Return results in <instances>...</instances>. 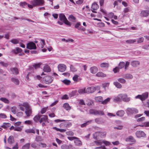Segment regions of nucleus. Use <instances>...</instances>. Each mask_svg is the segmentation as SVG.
<instances>
[{
  "instance_id": "1",
  "label": "nucleus",
  "mask_w": 149,
  "mask_h": 149,
  "mask_svg": "<svg viewBox=\"0 0 149 149\" xmlns=\"http://www.w3.org/2000/svg\"><path fill=\"white\" fill-rule=\"evenodd\" d=\"M18 106L20 109L23 111H24V107L26 110L25 113L27 117H29L32 114V111L31 108L29 103L27 102H24L22 104H19Z\"/></svg>"
},
{
  "instance_id": "2",
  "label": "nucleus",
  "mask_w": 149,
  "mask_h": 149,
  "mask_svg": "<svg viewBox=\"0 0 149 149\" xmlns=\"http://www.w3.org/2000/svg\"><path fill=\"white\" fill-rule=\"evenodd\" d=\"M100 89V87L99 86L95 87L92 86L87 88L86 90V93L89 94L93 93L96 90H99Z\"/></svg>"
},
{
  "instance_id": "3",
  "label": "nucleus",
  "mask_w": 149,
  "mask_h": 149,
  "mask_svg": "<svg viewBox=\"0 0 149 149\" xmlns=\"http://www.w3.org/2000/svg\"><path fill=\"white\" fill-rule=\"evenodd\" d=\"M31 3L34 6H41L44 4L45 1L44 0H33Z\"/></svg>"
},
{
  "instance_id": "4",
  "label": "nucleus",
  "mask_w": 149,
  "mask_h": 149,
  "mask_svg": "<svg viewBox=\"0 0 149 149\" xmlns=\"http://www.w3.org/2000/svg\"><path fill=\"white\" fill-rule=\"evenodd\" d=\"M148 94L147 92L145 93L142 95H138L135 97L136 99H139L142 101L145 100L148 97Z\"/></svg>"
},
{
  "instance_id": "5",
  "label": "nucleus",
  "mask_w": 149,
  "mask_h": 149,
  "mask_svg": "<svg viewBox=\"0 0 149 149\" xmlns=\"http://www.w3.org/2000/svg\"><path fill=\"white\" fill-rule=\"evenodd\" d=\"M130 64V62L127 61L125 63L123 62H120L119 63L118 66L120 69H121L124 67L125 70H127Z\"/></svg>"
},
{
  "instance_id": "6",
  "label": "nucleus",
  "mask_w": 149,
  "mask_h": 149,
  "mask_svg": "<svg viewBox=\"0 0 149 149\" xmlns=\"http://www.w3.org/2000/svg\"><path fill=\"white\" fill-rule=\"evenodd\" d=\"M53 80V78L49 76H47L43 78V81L46 84H50L52 82Z\"/></svg>"
},
{
  "instance_id": "7",
  "label": "nucleus",
  "mask_w": 149,
  "mask_h": 149,
  "mask_svg": "<svg viewBox=\"0 0 149 149\" xmlns=\"http://www.w3.org/2000/svg\"><path fill=\"white\" fill-rule=\"evenodd\" d=\"M127 112L128 115H130L137 113L138 112V110L135 108H128L127 109Z\"/></svg>"
},
{
  "instance_id": "8",
  "label": "nucleus",
  "mask_w": 149,
  "mask_h": 149,
  "mask_svg": "<svg viewBox=\"0 0 149 149\" xmlns=\"http://www.w3.org/2000/svg\"><path fill=\"white\" fill-rule=\"evenodd\" d=\"M26 48L29 49H36V46L35 44L33 42H30L26 45Z\"/></svg>"
},
{
  "instance_id": "9",
  "label": "nucleus",
  "mask_w": 149,
  "mask_h": 149,
  "mask_svg": "<svg viewBox=\"0 0 149 149\" xmlns=\"http://www.w3.org/2000/svg\"><path fill=\"white\" fill-rule=\"evenodd\" d=\"M58 68L59 71L63 72L66 70V66L64 64H60L58 66Z\"/></svg>"
},
{
  "instance_id": "10",
  "label": "nucleus",
  "mask_w": 149,
  "mask_h": 149,
  "mask_svg": "<svg viewBox=\"0 0 149 149\" xmlns=\"http://www.w3.org/2000/svg\"><path fill=\"white\" fill-rule=\"evenodd\" d=\"M99 8V6L95 2H94L91 6L92 12L93 13H96L97 12L95 11Z\"/></svg>"
},
{
  "instance_id": "11",
  "label": "nucleus",
  "mask_w": 149,
  "mask_h": 149,
  "mask_svg": "<svg viewBox=\"0 0 149 149\" xmlns=\"http://www.w3.org/2000/svg\"><path fill=\"white\" fill-rule=\"evenodd\" d=\"M136 136L138 138L145 137L146 136L145 133L142 131H137L136 132Z\"/></svg>"
},
{
  "instance_id": "12",
  "label": "nucleus",
  "mask_w": 149,
  "mask_h": 149,
  "mask_svg": "<svg viewBox=\"0 0 149 149\" xmlns=\"http://www.w3.org/2000/svg\"><path fill=\"white\" fill-rule=\"evenodd\" d=\"M122 100L123 101L127 102L130 100V98L128 97L127 94H122Z\"/></svg>"
},
{
  "instance_id": "13",
  "label": "nucleus",
  "mask_w": 149,
  "mask_h": 149,
  "mask_svg": "<svg viewBox=\"0 0 149 149\" xmlns=\"http://www.w3.org/2000/svg\"><path fill=\"white\" fill-rule=\"evenodd\" d=\"M122 100V94H118L113 99V101L116 102H121Z\"/></svg>"
},
{
  "instance_id": "14",
  "label": "nucleus",
  "mask_w": 149,
  "mask_h": 149,
  "mask_svg": "<svg viewBox=\"0 0 149 149\" xmlns=\"http://www.w3.org/2000/svg\"><path fill=\"white\" fill-rule=\"evenodd\" d=\"M42 117L40 118L39 121L40 123H41L43 122L49 123L48 118L47 116L45 115H42Z\"/></svg>"
},
{
  "instance_id": "15",
  "label": "nucleus",
  "mask_w": 149,
  "mask_h": 149,
  "mask_svg": "<svg viewBox=\"0 0 149 149\" xmlns=\"http://www.w3.org/2000/svg\"><path fill=\"white\" fill-rule=\"evenodd\" d=\"M125 141L127 142H131V144H134L136 142L135 140L132 136H130L126 138Z\"/></svg>"
},
{
  "instance_id": "16",
  "label": "nucleus",
  "mask_w": 149,
  "mask_h": 149,
  "mask_svg": "<svg viewBox=\"0 0 149 149\" xmlns=\"http://www.w3.org/2000/svg\"><path fill=\"white\" fill-rule=\"evenodd\" d=\"M31 146L32 147L34 148H40V142H33L31 144Z\"/></svg>"
},
{
  "instance_id": "17",
  "label": "nucleus",
  "mask_w": 149,
  "mask_h": 149,
  "mask_svg": "<svg viewBox=\"0 0 149 149\" xmlns=\"http://www.w3.org/2000/svg\"><path fill=\"white\" fill-rule=\"evenodd\" d=\"M74 142L75 145L78 146H81L82 145L81 141L79 139V138L77 137L74 140Z\"/></svg>"
},
{
  "instance_id": "18",
  "label": "nucleus",
  "mask_w": 149,
  "mask_h": 149,
  "mask_svg": "<svg viewBox=\"0 0 149 149\" xmlns=\"http://www.w3.org/2000/svg\"><path fill=\"white\" fill-rule=\"evenodd\" d=\"M98 68L95 66L91 67L90 69V72L93 74L96 73L98 71Z\"/></svg>"
},
{
  "instance_id": "19",
  "label": "nucleus",
  "mask_w": 149,
  "mask_h": 149,
  "mask_svg": "<svg viewBox=\"0 0 149 149\" xmlns=\"http://www.w3.org/2000/svg\"><path fill=\"white\" fill-rule=\"evenodd\" d=\"M72 79L75 82H77L78 81H81V79L79 77V76L76 74L74 75L72 78Z\"/></svg>"
},
{
  "instance_id": "20",
  "label": "nucleus",
  "mask_w": 149,
  "mask_h": 149,
  "mask_svg": "<svg viewBox=\"0 0 149 149\" xmlns=\"http://www.w3.org/2000/svg\"><path fill=\"white\" fill-rule=\"evenodd\" d=\"M8 142L10 144H12L14 142V139L13 136H9L8 139Z\"/></svg>"
},
{
  "instance_id": "21",
  "label": "nucleus",
  "mask_w": 149,
  "mask_h": 149,
  "mask_svg": "<svg viewBox=\"0 0 149 149\" xmlns=\"http://www.w3.org/2000/svg\"><path fill=\"white\" fill-rule=\"evenodd\" d=\"M140 64V63L139 61H132L131 63V65L134 67H136L138 66Z\"/></svg>"
},
{
  "instance_id": "22",
  "label": "nucleus",
  "mask_w": 149,
  "mask_h": 149,
  "mask_svg": "<svg viewBox=\"0 0 149 149\" xmlns=\"http://www.w3.org/2000/svg\"><path fill=\"white\" fill-rule=\"evenodd\" d=\"M11 126V124L9 123H4L1 126V127L4 129H6Z\"/></svg>"
},
{
  "instance_id": "23",
  "label": "nucleus",
  "mask_w": 149,
  "mask_h": 149,
  "mask_svg": "<svg viewBox=\"0 0 149 149\" xmlns=\"http://www.w3.org/2000/svg\"><path fill=\"white\" fill-rule=\"evenodd\" d=\"M59 18L60 20L61 21H63V22L67 19L65 15L64 14L62 13L60 14H59Z\"/></svg>"
},
{
  "instance_id": "24",
  "label": "nucleus",
  "mask_w": 149,
  "mask_h": 149,
  "mask_svg": "<svg viewBox=\"0 0 149 149\" xmlns=\"http://www.w3.org/2000/svg\"><path fill=\"white\" fill-rule=\"evenodd\" d=\"M43 71L45 72H49L51 71L50 67L48 65H45L43 68Z\"/></svg>"
},
{
  "instance_id": "25",
  "label": "nucleus",
  "mask_w": 149,
  "mask_h": 149,
  "mask_svg": "<svg viewBox=\"0 0 149 149\" xmlns=\"http://www.w3.org/2000/svg\"><path fill=\"white\" fill-rule=\"evenodd\" d=\"M42 117V115L38 114L36 116L33 118V120L36 122H37L38 121H40V118Z\"/></svg>"
},
{
  "instance_id": "26",
  "label": "nucleus",
  "mask_w": 149,
  "mask_h": 149,
  "mask_svg": "<svg viewBox=\"0 0 149 149\" xmlns=\"http://www.w3.org/2000/svg\"><path fill=\"white\" fill-rule=\"evenodd\" d=\"M96 76L98 77H104L106 76V75L102 72H99L96 74Z\"/></svg>"
},
{
  "instance_id": "27",
  "label": "nucleus",
  "mask_w": 149,
  "mask_h": 149,
  "mask_svg": "<svg viewBox=\"0 0 149 149\" xmlns=\"http://www.w3.org/2000/svg\"><path fill=\"white\" fill-rule=\"evenodd\" d=\"M11 81L16 85H18L19 83V80L17 78H11Z\"/></svg>"
},
{
  "instance_id": "28",
  "label": "nucleus",
  "mask_w": 149,
  "mask_h": 149,
  "mask_svg": "<svg viewBox=\"0 0 149 149\" xmlns=\"http://www.w3.org/2000/svg\"><path fill=\"white\" fill-rule=\"evenodd\" d=\"M100 66L102 68H108L109 66V64L108 63L104 62L101 63Z\"/></svg>"
},
{
  "instance_id": "29",
  "label": "nucleus",
  "mask_w": 149,
  "mask_h": 149,
  "mask_svg": "<svg viewBox=\"0 0 149 149\" xmlns=\"http://www.w3.org/2000/svg\"><path fill=\"white\" fill-rule=\"evenodd\" d=\"M11 71L12 72V73L14 74H17L19 73L18 70L16 68H11Z\"/></svg>"
},
{
  "instance_id": "30",
  "label": "nucleus",
  "mask_w": 149,
  "mask_h": 149,
  "mask_svg": "<svg viewBox=\"0 0 149 149\" xmlns=\"http://www.w3.org/2000/svg\"><path fill=\"white\" fill-rule=\"evenodd\" d=\"M103 100V97L101 96L96 97L95 98V100L97 102H102Z\"/></svg>"
},
{
  "instance_id": "31",
  "label": "nucleus",
  "mask_w": 149,
  "mask_h": 149,
  "mask_svg": "<svg viewBox=\"0 0 149 149\" xmlns=\"http://www.w3.org/2000/svg\"><path fill=\"white\" fill-rule=\"evenodd\" d=\"M63 107L66 110H70L71 109V107L68 103H64Z\"/></svg>"
},
{
  "instance_id": "32",
  "label": "nucleus",
  "mask_w": 149,
  "mask_h": 149,
  "mask_svg": "<svg viewBox=\"0 0 149 149\" xmlns=\"http://www.w3.org/2000/svg\"><path fill=\"white\" fill-rule=\"evenodd\" d=\"M125 114V112L123 110H120L118 111L116 113L117 116L122 117Z\"/></svg>"
},
{
  "instance_id": "33",
  "label": "nucleus",
  "mask_w": 149,
  "mask_h": 149,
  "mask_svg": "<svg viewBox=\"0 0 149 149\" xmlns=\"http://www.w3.org/2000/svg\"><path fill=\"white\" fill-rule=\"evenodd\" d=\"M93 120H89L86 122V123L82 124L81 125V127H84L87 126V125H88L90 123H91Z\"/></svg>"
},
{
  "instance_id": "34",
  "label": "nucleus",
  "mask_w": 149,
  "mask_h": 149,
  "mask_svg": "<svg viewBox=\"0 0 149 149\" xmlns=\"http://www.w3.org/2000/svg\"><path fill=\"white\" fill-rule=\"evenodd\" d=\"M62 82L65 84L66 85H69L70 84L71 82L70 80L65 79L62 81Z\"/></svg>"
},
{
  "instance_id": "35",
  "label": "nucleus",
  "mask_w": 149,
  "mask_h": 149,
  "mask_svg": "<svg viewBox=\"0 0 149 149\" xmlns=\"http://www.w3.org/2000/svg\"><path fill=\"white\" fill-rule=\"evenodd\" d=\"M25 132L27 133H32L33 134H35V131L33 129H30L26 130H25Z\"/></svg>"
},
{
  "instance_id": "36",
  "label": "nucleus",
  "mask_w": 149,
  "mask_h": 149,
  "mask_svg": "<svg viewBox=\"0 0 149 149\" xmlns=\"http://www.w3.org/2000/svg\"><path fill=\"white\" fill-rule=\"evenodd\" d=\"M0 100L3 102L5 103L9 104V101L7 98L5 97H1L0 98Z\"/></svg>"
},
{
  "instance_id": "37",
  "label": "nucleus",
  "mask_w": 149,
  "mask_h": 149,
  "mask_svg": "<svg viewBox=\"0 0 149 149\" xmlns=\"http://www.w3.org/2000/svg\"><path fill=\"white\" fill-rule=\"evenodd\" d=\"M53 129L56 130V131H59L61 132H66V130L64 129H60L57 128L56 127H54L53 128Z\"/></svg>"
},
{
  "instance_id": "38",
  "label": "nucleus",
  "mask_w": 149,
  "mask_h": 149,
  "mask_svg": "<svg viewBox=\"0 0 149 149\" xmlns=\"http://www.w3.org/2000/svg\"><path fill=\"white\" fill-rule=\"evenodd\" d=\"M136 39H134V40H127L125 41V42L126 43H128V44H132L133 43L135 42H136Z\"/></svg>"
},
{
  "instance_id": "39",
  "label": "nucleus",
  "mask_w": 149,
  "mask_h": 149,
  "mask_svg": "<svg viewBox=\"0 0 149 149\" xmlns=\"http://www.w3.org/2000/svg\"><path fill=\"white\" fill-rule=\"evenodd\" d=\"M42 65V63H39L37 64H35L33 65L32 66L34 67L35 69H36L38 68H39L40 67L41 65Z\"/></svg>"
},
{
  "instance_id": "40",
  "label": "nucleus",
  "mask_w": 149,
  "mask_h": 149,
  "mask_svg": "<svg viewBox=\"0 0 149 149\" xmlns=\"http://www.w3.org/2000/svg\"><path fill=\"white\" fill-rule=\"evenodd\" d=\"M30 144L27 143L24 145L22 148V149H29L30 147Z\"/></svg>"
},
{
  "instance_id": "41",
  "label": "nucleus",
  "mask_w": 149,
  "mask_h": 149,
  "mask_svg": "<svg viewBox=\"0 0 149 149\" xmlns=\"http://www.w3.org/2000/svg\"><path fill=\"white\" fill-rule=\"evenodd\" d=\"M11 42L14 44H16L19 43V40L18 39H13L11 40Z\"/></svg>"
},
{
  "instance_id": "42",
  "label": "nucleus",
  "mask_w": 149,
  "mask_h": 149,
  "mask_svg": "<svg viewBox=\"0 0 149 149\" xmlns=\"http://www.w3.org/2000/svg\"><path fill=\"white\" fill-rule=\"evenodd\" d=\"M19 6L22 8H25V6H26L27 3L26 2H21L19 3Z\"/></svg>"
},
{
  "instance_id": "43",
  "label": "nucleus",
  "mask_w": 149,
  "mask_h": 149,
  "mask_svg": "<svg viewBox=\"0 0 149 149\" xmlns=\"http://www.w3.org/2000/svg\"><path fill=\"white\" fill-rule=\"evenodd\" d=\"M78 92L80 94L86 93L85 88L80 89L78 90Z\"/></svg>"
},
{
  "instance_id": "44",
  "label": "nucleus",
  "mask_w": 149,
  "mask_h": 149,
  "mask_svg": "<svg viewBox=\"0 0 149 149\" xmlns=\"http://www.w3.org/2000/svg\"><path fill=\"white\" fill-rule=\"evenodd\" d=\"M48 108V107H44L42 108L40 111V113L41 114H43L45 113V112L47 111Z\"/></svg>"
},
{
  "instance_id": "45",
  "label": "nucleus",
  "mask_w": 149,
  "mask_h": 149,
  "mask_svg": "<svg viewBox=\"0 0 149 149\" xmlns=\"http://www.w3.org/2000/svg\"><path fill=\"white\" fill-rule=\"evenodd\" d=\"M104 115V112L103 111L100 110L96 111V115Z\"/></svg>"
},
{
  "instance_id": "46",
  "label": "nucleus",
  "mask_w": 149,
  "mask_h": 149,
  "mask_svg": "<svg viewBox=\"0 0 149 149\" xmlns=\"http://www.w3.org/2000/svg\"><path fill=\"white\" fill-rule=\"evenodd\" d=\"M110 98H107V99L105 100H104L102 101L101 103L103 104H107L110 101Z\"/></svg>"
},
{
  "instance_id": "47",
  "label": "nucleus",
  "mask_w": 149,
  "mask_h": 149,
  "mask_svg": "<svg viewBox=\"0 0 149 149\" xmlns=\"http://www.w3.org/2000/svg\"><path fill=\"white\" fill-rule=\"evenodd\" d=\"M96 110L91 109L89 110V113L91 114L96 115Z\"/></svg>"
},
{
  "instance_id": "48",
  "label": "nucleus",
  "mask_w": 149,
  "mask_h": 149,
  "mask_svg": "<svg viewBox=\"0 0 149 149\" xmlns=\"http://www.w3.org/2000/svg\"><path fill=\"white\" fill-rule=\"evenodd\" d=\"M23 127V126H21L19 127H15V131L18 132H21L22 130Z\"/></svg>"
},
{
  "instance_id": "49",
  "label": "nucleus",
  "mask_w": 149,
  "mask_h": 149,
  "mask_svg": "<svg viewBox=\"0 0 149 149\" xmlns=\"http://www.w3.org/2000/svg\"><path fill=\"white\" fill-rule=\"evenodd\" d=\"M86 101L88 102L86 104L88 106H91L94 104L93 102L91 100H87Z\"/></svg>"
},
{
  "instance_id": "50",
  "label": "nucleus",
  "mask_w": 149,
  "mask_h": 149,
  "mask_svg": "<svg viewBox=\"0 0 149 149\" xmlns=\"http://www.w3.org/2000/svg\"><path fill=\"white\" fill-rule=\"evenodd\" d=\"M0 64L2 66L7 67L8 65V63H5L3 61H1L0 62Z\"/></svg>"
},
{
  "instance_id": "51",
  "label": "nucleus",
  "mask_w": 149,
  "mask_h": 149,
  "mask_svg": "<svg viewBox=\"0 0 149 149\" xmlns=\"http://www.w3.org/2000/svg\"><path fill=\"white\" fill-rule=\"evenodd\" d=\"M70 68L71 70L73 72H76L77 70V69L72 65H70Z\"/></svg>"
},
{
  "instance_id": "52",
  "label": "nucleus",
  "mask_w": 149,
  "mask_h": 149,
  "mask_svg": "<svg viewBox=\"0 0 149 149\" xmlns=\"http://www.w3.org/2000/svg\"><path fill=\"white\" fill-rule=\"evenodd\" d=\"M133 77L132 75L130 74H127L125 75L124 78L126 79H131Z\"/></svg>"
},
{
  "instance_id": "53",
  "label": "nucleus",
  "mask_w": 149,
  "mask_h": 149,
  "mask_svg": "<svg viewBox=\"0 0 149 149\" xmlns=\"http://www.w3.org/2000/svg\"><path fill=\"white\" fill-rule=\"evenodd\" d=\"M114 85L118 88H121L122 87L121 85L118 82H115L114 83Z\"/></svg>"
},
{
  "instance_id": "54",
  "label": "nucleus",
  "mask_w": 149,
  "mask_h": 149,
  "mask_svg": "<svg viewBox=\"0 0 149 149\" xmlns=\"http://www.w3.org/2000/svg\"><path fill=\"white\" fill-rule=\"evenodd\" d=\"M120 68H119L118 66L116 67L113 70V71L114 73H116L117 72H119V71Z\"/></svg>"
},
{
  "instance_id": "55",
  "label": "nucleus",
  "mask_w": 149,
  "mask_h": 149,
  "mask_svg": "<svg viewBox=\"0 0 149 149\" xmlns=\"http://www.w3.org/2000/svg\"><path fill=\"white\" fill-rule=\"evenodd\" d=\"M145 119V118L144 117H142L141 118H138L136 119L137 122H142L144 121Z\"/></svg>"
},
{
  "instance_id": "56",
  "label": "nucleus",
  "mask_w": 149,
  "mask_h": 149,
  "mask_svg": "<svg viewBox=\"0 0 149 149\" xmlns=\"http://www.w3.org/2000/svg\"><path fill=\"white\" fill-rule=\"evenodd\" d=\"M144 40L143 37H141L139 38L137 42L138 43H139L143 42Z\"/></svg>"
},
{
  "instance_id": "57",
  "label": "nucleus",
  "mask_w": 149,
  "mask_h": 149,
  "mask_svg": "<svg viewBox=\"0 0 149 149\" xmlns=\"http://www.w3.org/2000/svg\"><path fill=\"white\" fill-rule=\"evenodd\" d=\"M63 23H65L66 24L68 25L69 26H71V23L70 22L66 19L63 22Z\"/></svg>"
},
{
  "instance_id": "58",
  "label": "nucleus",
  "mask_w": 149,
  "mask_h": 149,
  "mask_svg": "<svg viewBox=\"0 0 149 149\" xmlns=\"http://www.w3.org/2000/svg\"><path fill=\"white\" fill-rule=\"evenodd\" d=\"M118 81L121 83L123 84L125 83L126 82L125 80L123 78H119L118 79Z\"/></svg>"
},
{
  "instance_id": "59",
  "label": "nucleus",
  "mask_w": 149,
  "mask_h": 149,
  "mask_svg": "<svg viewBox=\"0 0 149 149\" xmlns=\"http://www.w3.org/2000/svg\"><path fill=\"white\" fill-rule=\"evenodd\" d=\"M33 76V74L31 72H29L26 77V78L28 80H30L29 77H32Z\"/></svg>"
},
{
  "instance_id": "60",
  "label": "nucleus",
  "mask_w": 149,
  "mask_h": 149,
  "mask_svg": "<svg viewBox=\"0 0 149 149\" xmlns=\"http://www.w3.org/2000/svg\"><path fill=\"white\" fill-rule=\"evenodd\" d=\"M0 118H7V116L4 113H0Z\"/></svg>"
},
{
  "instance_id": "61",
  "label": "nucleus",
  "mask_w": 149,
  "mask_h": 149,
  "mask_svg": "<svg viewBox=\"0 0 149 149\" xmlns=\"http://www.w3.org/2000/svg\"><path fill=\"white\" fill-rule=\"evenodd\" d=\"M35 140L37 142L41 141H42V139L40 136H38L36 138Z\"/></svg>"
},
{
  "instance_id": "62",
  "label": "nucleus",
  "mask_w": 149,
  "mask_h": 149,
  "mask_svg": "<svg viewBox=\"0 0 149 149\" xmlns=\"http://www.w3.org/2000/svg\"><path fill=\"white\" fill-rule=\"evenodd\" d=\"M79 104L81 105H86L84 100L83 99H81L79 100Z\"/></svg>"
},
{
  "instance_id": "63",
  "label": "nucleus",
  "mask_w": 149,
  "mask_h": 149,
  "mask_svg": "<svg viewBox=\"0 0 149 149\" xmlns=\"http://www.w3.org/2000/svg\"><path fill=\"white\" fill-rule=\"evenodd\" d=\"M81 25V23L80 22H78L75 25L74 27L75 28L78 29V28H79V26H80Z\"/></svg>"
},
{
  "instance_id": "64",
  "label": "nucleus",
  "mask_w": 149,
  "mask_h": 149,
  "mask_svg": "<svg viewBox=\"0 0 149 149\" xmlns=\"http://www.w3.org/2000/svg\"><path fill=\"white\" fill-rule=\"evenodd\" d=\"M61 148L62 149H68V146L66 144H64L61 146Z\"/></svg>"
}]
</instances>
